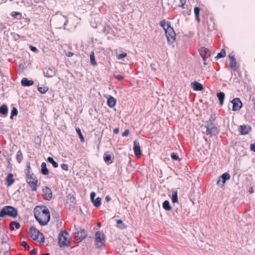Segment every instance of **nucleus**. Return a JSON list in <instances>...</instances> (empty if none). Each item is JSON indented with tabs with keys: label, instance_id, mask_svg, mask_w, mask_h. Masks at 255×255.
<instances>
[{
	"label": "nucleus",
	"instance_id": "39448f33",
	"mask_svg": "<svg viewBox=\"0 0 255 255\" xmlns=\"http://www.w3.org/2000/svg\"><path fill=\"white\" fill-rule=\"evenodd\" d=\"M30 237L34 240H36L40 243L44 242V237L37 229L34 227H31L29 230Z\"/></svg>",
	"mask_w": 255,
	"mask_h": 255
},
{
	"label": "nucleus",
	"instance_id": "4d7b16f0",
	"mask_svg": "<svg viewBox=\"0 0 255 255\" xmlns=\"http://www.w3.org/2000/svg\"><path fill=\"white\" fill-rule=\"evenodd\" d=\"M114 131L115 133H117L119 132V129L118 128H115L114 130Z\"/></svg>",
	"mask_w": 255,
	"mask_h": 255
},
{
	"label": "nucleus",
	"instance_id": "72a5a7b5",
	"mask_svg": "<svg viewBox=\"0 0 255 255\" xmlns=\"http://www.w3.org/2000/svg\"><path fill=\"white\" fill-rule=\"evenodd\" d=\"M76 132H77V133H78V135L79 136L80 139H81V141L82 142H84V138L83 135H82V133L81 132V131L80 129L79 128H76Z\"/></svg>",
	"mask_w": 255,
	"mask_h": 255
},
{
	"label": "nucleus",
	"instance_id": "864d4df0",
	"mask_svg": "<svg viewBox=\"0 0 255 255\" xmlns=\"http://www.w3.org/2000/svg\"><path fill=\"white\" fill-rule=\"evenodd\" d=\"M106 201L109 202L111 200V198L109 196H107L105 198Z\"/></svg>",
	"mask_w": 255,
	"mask_h": 255
},
{
	"label": "nucleus",
	"instance_id": "49530a36",
	"mask_svg": "<svg viewBox=\"0 0 255 255\" xmlns=\"http://www.w3.org/2000/svg\"><path fill=\"white\" fill-rule=\"evenodd\" d=\"M180 1H181V4L180 5V6L181 7H182L183 8H184V5L186 3V0H180Z\"/></svg>",
	"mask_w": 255,
	"mask_h": 255
},
{
	"label": "nucleus",
	"instance_id": "f257e3e1",
	"mask_svg": "<svg viewBox=\"0 0 255 255\" xmlns=\"http://www.w3.org/2000/svg\"><path fill=\"white\" fill-rule=\"evenodd\" d=\"M34 214L36 219L41 225H47L50 220L49 210L45 207H36L34 209Z\"/></svg>",
	"mask_w": 255,
	"mask_h": 255
},
{
	"label": "nucleus",
	"instance_id": "dca6fc26",
	"mask_svg": "<svg viewBox=\"0 0 255 255\" xmlns=\"http://www.w3.org/2000/svg\"><path fill=\"white\" fill-rule=\"evenodd\" d=\"M229 57L230 60V67L231 68H234L235 69L236 66V62L235 58H234V56L232 54H230Z\"/></svg>",
	"mask_w": 255,
	"mask_h": 255
},
{
	"label": "nucleus",
	"instance_id": "6ab92c4d",
	"mask_svg": "<svg viewBox=\"0 0 255 255\" xmlns=\"http://www.w3.org/2000/svg\"><path fill=\"white\" fill-rule=\"evenodd\" d=\"M6 182L7 186H11L14 182V180L13 178V175L11 173L8 174L6 177Z\"/></svg>",
	"mask_w": 255,
	"mask_h": 255
},
{
	"label": "nucleus",
	"instance_id": "6e6d98bb",
	"mask_svg": "<svg viewBox=\"0 0 255 255\" xmlns=\"http://www.w3.org/2000/svg\"><path fill=\"white\" fill-rule=\"evenodd\" d=\"M73 55V53L71 52H69L68 53V54H67V56L68 57H72Z\"/></svg>",
	"mask_w": 255,
	"mask_h": 255
},
{
	"label": "nucleus",
	"instance_id": "5701e85b",
	"mask_svg": "<svg viewBox=\"0 0 255 255\" xmlns=\"http://www.w3.org/2000/svg\"><path fill=\"white\" fill-rule=\"evenodd\" d=\"M206 128L208 134L214 135L217 132V129L216 128H209V127H206Z\"/></svg>",
	"mask_w": 255,
	"mask_h": 255
},
{
	"label": "nucleus",
	"instance_id": "f03ea898",
	"mask_svg": "<svg viewBox=\"0 0 255 255\" xmlns=\"http://www.w3.org/2000/svg\"><path fill=\"white\" fill-rule=\"evenodd\" d=\"M159 25L165 31L168 42L170 44L174 43L176 35L173 28L171 26L170 22L164 19L160 22Z\"/></svg>",
	"mask_w": 255,
	"mask_h": 255
},
{
	"label": "nucleus",
	"instance_id": "f8f14e48",
	"mask_svg": "<svg viewBox=\"0 0 255 255\" xmlns=\"http://www.w3.org/2000/svg\"><path fill=\"white\" fill-rule=\"evenodd\" d=\"M251 130V127L246 125L240 126L239 128L240 132L242 135L248 134Z\"/></svg>",
	"mask_w": 255,
	"mask_h": 255
},
{
	"label": "nucleus",
	"instance_id": "bb28decb",
	"mask_svg": "<svg viewBox=\"0 0 255 255\" xmlns=\"http://www.w3.org/2000/svg\"><path fill=\"white\" fill-rule=\"evenodd\" d=\"M47 161L49 163H51L54 167L56 168L58 166V164L54 161L52 157H48L47 158Z\"/></svg>",
	"mask_w": 255,
	"mask_h": 255
},
{
	"label": "nucleus",
	"instance_id": "a19ab883",
	"mask_svg": "<svg viewBox=\"0 0 255 255\" xmlns=\"http://www.w3.org/2000/svg\"><path fill=\"white\" fill-rule=\"evenodd\" d=\"M1 240H2L1 243H2V244H3L4 243H7V242L8 240V238L6 235H3L1 237Z\"/></svg>",
	"mask_w": 255,
	"mask_h": 255
},
{
	"label": "nucleus",
	"instance_id": "423d86ee",
	"mask_svg": "<svg viewBox=\"0 0 255 255\" xmlns=\"http://www.w3.org/2000/svg\"><path fill=\"white\" fill-rule=\"evenodd\" d=\"M95 242V245L98 248H100L105 245V235L102 232L98 231L96 233Z\"/></svg>",
	"mask_w": 255,
	"mask_h": 255
},
{
	"label": "nucleus",
	"instance_id": "a211bd4d",
	"mask_svg": "<svg viewBox=\"0 0 255 255\" xmlns=\"http://www.w3.org/2000/svg\"><path fill=\"white\" fill-rule=\"evenodd\" d=\"M116 103V100L114 97H113L112 96H110L108 98L107 104L109 107H110V108H113L115 106Z\"/></svg>",
	"mask_w": 255,
	"mask_h": 255
},
{
	"label": "nucleus",
	"instance_id": "6e6552de",
	"mask_svg": "<svg viewBox=\"0 0 255 255\" xmlns=\"http://www.w3.org/2000/svg\"><path fill=\"white\" fill-rule=\"evenodd\" d=\"M231 103L233 104V111H236L239 110L242 106V103L239 98H236L233 99Z\"/></svg>",
	"mask_w": 255,
	"mask_h": 255
},
{
	"label": "nucleus",
	"instance_id": "5fc2aeb1",
	"mask_svg": "<svg viewBox=\"0 0 255 255\" xmlns=\"http://www.w3.org/2000/svg\"><path fill=\"white\" fill-rule=\"evenodd\" d=\"M117 78L119 80V81H122L123 79V78L122 76H117Z\"/></svg>",
	"mask_w": 255,
	"mask_h": 255
},
{
	"label": "nucleus",
	"instance_id": "79ce46f5",
	"mask_svg": "<svg viewBox=\"0 0 255 255\" xmlns=\"http://www.w3.org/2000/svg\"><path fill=\"white\" fill-rule=\"evenodd\" d=\"M127 54L126 53L124 52L117 55L118 59H122L127 56Z\"/></svg>",
	"mask_w": 255,
	"mask_h": 255
},
{
	"label": "nucleus",
	"instance_id": "f704fd0d",
	"mask_svg": "<svg viewBox=\"0 0 255 255\" xmlns=\"http://www.w3.org/2000/svg\"><path fill=\"white\" fill-rule=\"evenodd\" d=\"M23 159L22 154L21 151L19 150L16 154V159L18 162H20Z\"/></svg>",
	"mask_w": 255,
	"mask_h": 255
},
{
	"label": "nucleus",
	"instance_id": "052dcab7",
	"mask_svg": "<svg viewBox=\"0 0 255 255\" xmlns=\"http://www.w3.org/2000/svg\"><path fill=\"white\" fill-rule=\"evenodd\" d=\"M249 192H250V193H253V191H252V190H250L249 191Z\"/></svg>",
	"mask_w": 255,
	"mask_h": 255
},
{
	"label": "nucleus",
	"instance_id": "9d476101",
	"mask_svg": "<svg viewBox=\"0 0 255 255\" xmlns=\"http://www.w3.org/2000/svg\"><path fill=\"white\" fill-rule=\"evenodd\" d=\"M133 151L135 155L139 157L141 155V150L140 147V144L138 141L137 140H134V146H133Z\"/></svg>",
	"mask_w": 255,
	"mask_h": 255
},
{
	"label": "nucleus",
	"instance_id": "ea45409f",
	"mask_svg": "<svg viewBox=\"0 0 255 255\" xmlns=\"http://www.w3.org/2000/svg\"><path fill=\"white\" fill-rule=\"evenodd\" d=\"M11 15L17 18H20L21 17V15L20 13L15 11H13L11 13Z\"/></svg>",
	"mask_w": 255,
	"mask_h": 255
},
{
	"label": "nucleus",
	"instance_id": "b1692460",
	"mask_svg": "<svg viewBox=\"0 0 255 255\" xmlns=\"http://www.w3.org/2000/svg\"><path fill=\"white\" fill-rule=\"evenodd\" d=\"M20 226V224L17 222H12L10 224V229L12 231H13L15 228L17 229H18Z\"/></svg>",
	"mask_w": 255,
	"mask_h": 255
},
{
	"label": "nucleus",
	"instance_id": "e433bc0d",
	"mask_svg": "<svg viewBox=\"0 0 255 255\" xmlns=\"http://www.w3.org/2000/svg\"><path fill=\"white\" fill-rule=\"evenodd\" d=\"M104 159L106 162L112 163V156L111 155H106L104 156Z\"/></svg>",
	"mask_w": 255,
	"mask_h": 255
},
{
	"label": "nucleus",
	"instance_id": "4c0bfd02",
	"mask_svg": "<svg viewBox=\"0 0 255 255\" xmlns=\"http://www.w3.org/2000/svg\"><path fill=\"white\" fill-rule=\"evenodd\" d=\"M18 114L17 110L16 108L14 107L13 108L11 113V116H10V119H12L13 117L14 116H16Z\"/></svg>",
	"mask_w": 255,
	"mask_h": 255
},
{
	"label": "nucleus",
	"instance_id": "473e14b6",
	"mask_svg": "<svg viewBox=\"0 0 255 255\" xmlns=\"http://www.w3.org/2000/svg\"><path fill=\"white\" fill-rule=\"evenodd\" d=\"M48 90V88L45 86L38 87V90L41 94L45 93Z\"/></svg>",
	"mask_w": 255,
	"mask_h": 255
},
{
	"label": "nucleus",
	"instance_id": "cd10ccee",
	"mask_svg": "<svg viewBox=\"0 0 255 255\" xmlns=\"http://www.w3.org/2000/svg\"><path fill=\"white\" fill-rule=\"evenodd\" d=\"M194 13L195 15L196 19L199 22L200 21L199 18V12H200V8L198 7H196L194 8Z\"/></svg>",
	"mask_w": 255,
	"mask_h": 255
},
{
	"label": "nucleus",
	"instance_id": "0eeeda50",
	"mask_svg": "<svg viewBox=\"0 0 255 255\" xmlns=\"http://www.w3.org/2000/svg\"><path fill=\"white\" fill-rule=\"evenodd\" d=\"M26 182L32 191L36 190L38 180L33 174L28 173L27 174Z\"/></svg>",
	"mask_w": 255,
	"mask_h": 255
},
{
	"label": "nucleus",
	"instance_id": "09e8293b",
	"mask_svg": "<svg viewBox=\"0 0 255 255\" xmlns=\"http://www.w3.org/2000/svg\"><path fill=\"white\" fill-rule=\"evenodd\" d=\"M221 178H220V177H219V179H218V181H217V185H218L219 187H223V186H221V184H222V183H221Z\"/></svg>",
	"mask_w": 255,
	"mask_h": 255
},
{
	"label": "nucleus",
	"instance_id": "bf43d9fd",
	"mask_svg": "<svg viewBox=\"0 0 255 255\" xmlns=\"http://www.w3.org/2000/svg\"><path fill=\"white\" fill-rule=\"evenodd\" d=\"M43 255H50L49 253L44 254Z\"/></svg>",
	"mask_w": 255,
	"mask_h": 255
},
{
	"label": "nucleus",
	"instance_id": "3c124183",
	"mask_svg": "<svg viewBox=\"0 0 255 255\" xmlns=\"http://www.w3.org/2000/svg\"><path fill=\"white\" fill-rule=\"evenodd\" d=\"M251 149L255 152V145L252 144L251 145Z\"/></svg>",
	"mask_w": 255,
	"mask_h": 255
},
{
	"label": "nucleus",
	"instance_id": "13d9d810",
	"mask_svg": "<svg viewBox=\"0 0 255 255\" xmlns=\"http://www.w3.org/2000/svg\"><path fill=\"white\" fill-rule=\"evenodd\" d=\"M97 225L99 227H100L101 226V223L100 222H99L98 224H97Z\"/></svg>",
	"mask_w": 255,
	"mask_h": 255
},
{
	"label": "nucleus",
	"instance_id": "37998d69",
	"mask_svg": "<svg viewBox=\"0 0 255 255\" xmlns=\"http://www.w3.org/2000/svg\"><path fill=\"white\" fill-rule=\"evenodd\" d=\"M61 168L65 171H67L68 170V166L67 164L63 163L61 165Z\"/></svg>",
	"mask_w": 255,
	"mask_h": 255
},
{
	"label": "nucleus",
	"instance_id": "a878e982",
	"mask_svg": "<svg viewBox=\"0 0 255 255\" xmlns=\"http://www.w3.org/2000/svg\"><path fill=\"white\" fill-rule=\"evenodd\" d=\"M163 208L167 210V211H170L171 209V207L169 205V202L166 200L163 203Z\"/></svg>",
	"mask_w": 255,
	"mask_h": 255
},
{
	"label": "nucleus",
	"instance_id": "c9c22d12",
	"mask_svg": "<svg viewBox=\"0 0 255 255\" xmlns=\"http://www.w3.org/2000/svg\"><path fill=\"white\" fill-rule=\"evenodd\" d=\"M90 60H91V63L92 65H93V66L97 65V62H96V60H95V56H94V53H93L90 55Z\"/></svg>",
	"mask_w": 255,
	"mask_h": 255
},
{
	"label": "nucleus",
	"instance_id": "c85d7f7f",
	"mask_svg": "<svg viewBox=\"0 0 255 255\" xmlns=\"http://www.w3.org/2000/svg\"><path fill=\"white\" fill-rule=\"evenodd\" d=\"M226 56V52L224 50V49H222L220 51V52H219L217 56L215 57V58L216 59H218L219 58H223V57H224L225 56Z\"/></svg>",
	"mask_w": 255,
	"mask_h": 255
},
{
	"label": "nucleus",
	"instance_id": "1a4fd4ad",
	"mask_svg": "<svg viewBox=\"0 0 255 255\" xmlns=\"http://www.w3.org/2000/svg\"><path fill=\"white\" fill-rule=\"evenodd\" d=\"M199 51L204 61V64H205V59L210 55L211 51L205 47L200 48Z\"/></svg>",
	"mask_w": 255,
	"mask_h": 255
},
{
	"label": "nucleus",
	"instance_id": "4be33fe9",
	"mask_svg": "<svg viewBox=\"0 0 255 255\" xmlns=\"http://www.w3.org/2000/svg\"><path fill=\"white\" fill-rule=\"evenodd\" d=\"M8 112V108L6 105H3L0 107V114L6 115Z\"/></svg>",
	"mask_w": 255,
	"mask_h": 255
},
{
	"label": "nucleus",
	"instance_id": "20e7f679",
	"mask_svg": "<svg viewBox=\"0 0 255 255\" xmlns=\"http://www.w3.org/2000/svg\"><path fill=\"white\" fill-rule=\"evenodd\" d=\"M69 234L66 231L61 232L58 235V244L60 247H68L70 245L68 240Z\"/></svg>",
	"mask_w": 255,
	"mask_h": 255
},
{
	"label": "nucleus",
	"instance_id": "c756f323",
	"mask_svg": "<svg viewBox=\"0 0 255 255\" xmlns=\"http://www.w3.org/2000/svg\"><path fill=\"white\" fill-rule=\"evenodd\" d=\"M54 75L55 72L50 69H49L45 73V76L48 77H53Z\"/></svg>",
	"mask_w": 255,
	"mask_h": 255
},
{
	"label": "nucleus",
	"instance_id": "2eb2a0df",
	"mask_svg": "<svg viewBox=\"0 0 255 255\" xmlns=\"http://www.w3.org/2000/svg\"><path fill=\"white\" fill-rule=\"evenodd\" d=\"M221 179L222 180V183L221 184V186H224V184L227 180H229L230 179V175L228 172H225L220 177Z\"/></svg>",
	"mask_w": 255,
	"mask_h": 255
},
{
	"label": "nucleus",
	"instance_id": "8fccbe9b",
	"mask_svg": "<svg viewBox=\"0 0 255 255\" xmlns=\"http://www.w3.org/2000/svg\"><path fill=\"white\" fill-rule=\"evenodd\" d=\"M30 47L31 50L33 51V52H36L37 50L36 47H34V46H30Z\"/></svg>",
	"mask_w": 255,
	"mask_h": 255
},
{
	"label": "nucleus",
	"instance_id": "ddd939ff",
	"mask_svg": "<svg viewBox=\"0 0 255 255\" xmlns=\"http://www.w3.org/2000/svg\"><path fill=\"white\" fill-rule=\"evenodd\" d=\"M75 234H77V237H79L80 241H81L87 237V234L86 231L84 229H77V231L75 232Z\"/></svg>",
	"mask_w": 255,
	"mask_h": 255
},
{
	"label": "nucleus",
	"instance_id": "c03bdc74",
	"mask_svg": "<svg viewBox=\"0 0 255 255\" xmlns=\"http://www.w3.org/2000/svg\"><path fill=\"white\" fill-rule=\"evenodd\" d=\"M171 156L172 158L174 160H179V158L178 157L177 155L175 153H172L171 155Z\"/></svg>",
	"mask_w": 255,
	"mask_h": 255
},
{
	"label": "nucleus",
	"instance_id": "f3484780",
	"mask_svg": "<svg viewBox=\"0 0 255 255\" xmlns=\"http://www.w3.org/2000/svg\"><path fill=\"white\" fill-rule=\"evenodd\" d=\"M21 85L23 86H29L33 84L32 80H28L26 78H23L21 81Z\"/></svg>",
	"mask_w": 255,
	"mask_h": 255
},
{
	"label": "nucleus",
	"instance_id": "58836bf2",
	"mask_svg": "<svg viewBox=\"0 0 255 255\" xmlns=\"http://www.w3.org/2000/svg\"><path fill=\"white\" fill-rule=\"evenodd\" d=\"M21 245L27 251H29L30 250V247L27 245V243L25 241H22L21 243Z\"/></svg>",
	"mask_w": 255,
	"mask_h": 255
},
{
	"label": "nucleus",
	"instance_id": "aec40b11",
	"mask_svg": "<svg viewBox=\"0 0 255 255\" xmlns=\"http://www.w3.org/2000/svg\"><path fill=\"white\" fill-rule=\"evenodd\" d=\"M41 173L42 174L47 175L49 173V171L46 167V164L45 162H42L41 165Z\"/></svg>",
	"mask_w": 255,
	"mask_h": 255
},
{
	"label": "nucleus",
	"instance_id": "393cba45",
	"mask_svg": "<svg viewBox=\"0 0 255 255\" xmlns=\"http://www.w3.org/2000/svg\"><path fill=\"white\" fill-rule=\"evenodd\" d=\"M171 200L172 203H175L178 202L177 192L174 191L172 192Z\"/></svg>",
	"mask_w": 255,
	"mask_h": 255
},
{
	"label": "nucleus",
	"instance_id": "7c9ffc66",
	"mask_svg": "<svg viewBox=\"0 0 255 255\" xmlns=\"http://www.w3.org/2000/svg\"><path fill=\"white\" fill-rule=\"evenodd\" d=\"M117 227L120 229H123L125 228V226L121 220H117L116 221Z\"/></svg>",
	"mask_w": 255,
	"mask_h": 255
},
{
	"label": "nucleus",
	"instance_id": "de8ad7c7",
	"mask_svg": "<svg viewBox=\"0 0 255 255\" xmlns=\"http://www.w3.org/2000/svg\"><path fill=\"white\" fill-rule=\"evenodd\" d=\"M129 134V130L128 129H126L125 130V131L123 133L122 135L124 136H127Z\"/></svg>",
	"mask_w": 255,
	"mask_h": 255
},
{
	"label": "nucleus",
	"instance_id": "2f4dec72",
	"mask_svg": "<svg viewBox=\"0 0 255 255\" xmlns=\"http://www.w3.org/2000/svg\"><path fill=\"white\" fill-rule=\"evenodd\" d=\"M101 199L100 197H97L95 200H94L92 202L95 207H98L101 204Z\"/></svg>",
	"mask_w": 255,
	"mask_h": 255
},
{
	"label": "nucleus",
	"instance_id": "680f3d73",
	"mask_svg": "<svg viewBox=\"0 0 255 255\" xmlns=\"http://www.w3.org/2000/svg\"><path fill=\"white\" fill-rule=\"evenodd\" d=\"M17 255H21V254H18Z\"/></svg>",
	"mask_w": 255,
	"mask_h": 255
},
{
	"label": "nucleus",
	"instance_id": "412c9836",
	"mask_svg": "<svg viewBox=\"0 0 255 255\" xmlns=\"http://www.w3.org/2000/svg\"><path fill=\"white\" fill-rule=\"evenodd\" d=\"M217 97L220 101V104L222 105L224 103L225 99V94L223 92L218 93L217 94Z\"/></svg>",
	"mask_w": 255,
	"mask_h": 255
},
{
	"label": "nucleus",
	"instance_id": "4468645a",
	"mask_svg": "<svg viewBox=\"0 0 255 255\" xmlns=\"http://www.w3.org/2000/svg\"><path fill=\"white\" fill-rule=\"evenodd\" d=\"M191 86L193 89L195 91H202L203 90V87L202 84L197 82L192 83Z\"/></svg>",
	"mask_w": 255,
	"mask_h": 255
},
{
	"label": "nucleus",
	"instance_id": "9b49d317",
	"mask_svg": "<svg viewBox=\"0 0 255 255\" xmlns=\"http://www.w3.org/2000/svg\"><path fill=\"white\" fill-rule=\"evenodd\" d=\"M44 193V198L46 200H49L52 198V194L51 190L47 187H45L43 190Z\"/></svg>",
	"mask_w": 255,
	"mask_h": 255
},
{
	"label": "nucleus",
	"instance_id": "603ef678",
	"mask_svg": "<svg viewBox=\"0 0 255 255\" xmlns=\"http://www.w3.org/2000/svg\"><path fill=\"white\" fill-rule=\"evenodd\" d=\"M37 252L36 250H33L30 252V254L31 255H36L37 254Z\"/></svg>",
	"mask_w": 255,
	"mask_h": 255
},
{
	"label": "nucleus",
	"instance_id": "a18cd8bd",
	"mask_svg": "<svg viewBox=\"0 0 255 255\" xmlns=\"http://www.w3.org/2000/svg\"><path fill=\"white\" fill-rule=\"evenodd\" d=\"M96 196V193L95 192H92L90 195V197L92 201L94 200V198Z\"/></svg>",
	"mask_w": 255,
	"mask_h": 255
},
{
	"label": "nucleus",
	"instance_id": "7ed1b4c3",
	"mask_svg": "<svg viewBox=\"0 0 255 255\" xmlns=\"http://www.w3.org/2000/svg\"><path fill=\"white\" fill-rule=\"evenodd\" d=\"M6 216L16 217L17 216V211L12 206H5L0 211V217L3 218Z\"/></svg>",
	"mask_w": 255,
	"mask_h": 255
}]
</instances>
